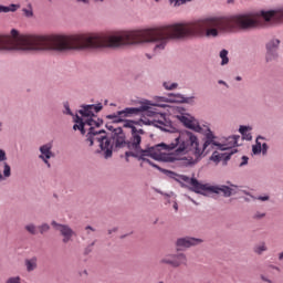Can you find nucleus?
<instances>
[{
	"mask_svg": "<svg viewBox=\"0 0 283 283\" xmlns=\"http://www.w3.org/2000/svg\"><path fill=\"white\" fill-rule=\"evenodd\" d=\"M38 262H39V259H36V256L27 259L24 261V266H25L28 273H32V271H36V268L39 266Z\"/></svg>",
	"mask_w": 283,
	"mask_h": 283,
	"instance_id": "4be33fe9",
	"label": "nucleus"
},
{
	"mask_svg": "<svg viewBox=\"0 0 283 283\" xmlns=\"http://www.w3.org/2000/svg\"><path fill=\"white\" fill-rule=\"evenodd\" d=\"M280 39L272 38L265 43V62L273 63L280 59Z\"/></svg>",
	"mask_w": 283,
	"mask_h": 283,
	"instance_id": "f8f14e48",
	"label": "nucleus"
},
{
	"mask_svg": "<svg viewBox=\"0 0 283 283\" xmlns=\"http://www.w3.org/2000/svg\"><path fill=\"white\" fill-rule=\"evenodd\" d=\"M51 226L55 231H59L60 235H62L63 244H67V242H72L73 235H76V232L72 229V227L63 223H59L56 221H52Z\"/></svg>",
	"mask_w": 283,
	"mask_h": 283,
	"instance_id": "4468645a",
	"label": "nucleus"
},
{
	"mask_svg": "<svg viewBox=\"0 0 283 283\" xmlns=\"http://www.w3.org/2000/svg\"><path fill=\"white\" fill-rule=\"evenodd\" d=\"M103 109V104H87V105H82L81 109L78 111V114L83 118H96V114Z\"/></svg>",
	"mask_w": 283,
	"mask_h": 283,
	"instance_id": "a211bd4d",
	"label": "nucleus"
},
{
	"mask_svg": "<svg viewBox=\"0 0 283 283\" xmlns=\"http://www.w3.org/2000/svg\"><path fill=\"white\" fill-rule=\"evenodd\" d=\"M54 147V144L52 142H49L42 146H40L39 151V159L46 165V167L50 169L52 165L50 164V159L54 158V153L52 151V148Z\"/></svg>",
	"mask_w": 283,
	"mask_h": 283,
	"instance_id": "f3484780",
	"label": "nucleus"
},
{
	"mask_svg": "<svg viewBox=\"0 0 283 283\" xmlns=\"http://www.w3.org/2000/svg\"><path fill=\"white\" fill-rule=\"evenodd\" d=\"M190 201L196 202V201H193V199H190Z\"/></svg>",
	"mask_w": 283,
	"mask_h": 283,
	"instance_id": "e2e57ef3",
	"label": "nucleus"
},
{
	"mask_svg": "<svg viewBox=\"0 0 283 283\" xmlns=\"http://www.w3.org/2000/svg\"><path fill=\"white\" fill-rule=\"evenodd\" d=\"M138 107H126L122 111H119V115L123 116V118H132L133 116H140L143 112H151V107L156 105L157 107H167L165 104H151L150 101L144 99L138 102Z\"/></svg>",
	"mask_w": 283,
	"mask_h": 283,
	"instance_id": "6e6552de",
	"label": "nucleus"
},
{
	"mask_svg": "<svg viewBox=\"0 0 283 283\" xmlns=\"http://www.w3.org/2000/svg\"><path fill=\"white\" fill-rule=\"evenodd\" d=\"M251 126L241 125L239 127V133L241 134L243 140H253V136L251 135Z\"/></svg>",
	"mask_w": 283,
	"mask_h": 283,
	"instance_id": "5701e85b",
	"label": "nucleus"
},
{
	"mask_svg": "<svg viewBox=\"0 0 283 283\" xmlns=\"http://www.w3.org/2000/svg\"><path fill=\"white\" fill-rule=\"evenodd\" d=\"M106 118L108 120H113V123H123L125 120L123 115H120V111L114 114L106 115Z\"/></svg>",
	"mask_w": 283,
	"mask_h": 283,
	"instance_id": "cd10ccee",
	"label": "nucleus"
},
{
	"mask_svg": "<svg viewBox=\"0 0 283 283\" xmlns=\"http://www.w3.org/2000/svg\"><path fill=\"white\" fill-rule=\"evenodd\" d=\"M87 125L90 129H94V127H101L103 125V119L96 117H88L84 120V126Z\"/></svg>",
	"mask_w": 283,
	"mask_h": 283,
	"instance_id": "b1692460",
	"label": "nucleus"
},
{
	"mask_svg": "<svg viewBox=\"0 0 283 283\" xmlns=\"http://www.w3.org/2000/svg\"><path fill=\"white\" fill-rule=\"evenodd\" d=\"M182 146L180 134L174 138L170 144H157L155 146L142 149V158H153V160H166L167 156L163 151H176V154H185L180 150Z\"/></svg>",
	"mask_w": 283,
	"mask_h": 283,
	"instance_id": "20e7f679",
	"label": "nucleus"
},
{
	"mask_svg": "<svg viewBox=\"0 0 283 283\" xmlns=\"http://www.w3.org/2000/svg\"><path fill=\"white\" fill-rule=\"evenodd\" d=\"M203 145L200 146V139L196 134L185 130L180 133L181 136V147L179 151H184V154H192V156H198V158H202L205 156V151L210 147L211 149H219L220 151H227V149H231V147L238 146V140H240V136L233 135L228 138L230 144H220L218 142V136L213 134L211 128L207 127L203 132Z\"/></svg>",
	"mask_w": 283,
	"mask_h": 283,
	"instance_id": "f03ea898",
	"label": "nucleus"
},
{
	"mask_svg": "<svg viewBox=\"0 0 283 283\" xmlns=\"http://www.w3.org/2000/svg\"><path fill=\"white\" fill-rule=\"evenodd\" d=\"M269 251V248L266 247L265 242H260L259 244L254 245L253 252L256 253V255H262V253Z\"/></svg>",
	"mask_w": 283,
	"mask_h": 283,
	"instance_id": "bb28decb",
	"label": "nucleus"
},
{
	"mask_svg": "<svg viewBox=\"0 0 283 283\" xmlns=\"http://www.w3.org/2000/svg\"><path fill=\"white\" fill-rule=\"evenodd\" d=\"M190 201L196 202V201H193V199H190Z\"/></svg>",
	"mask_w": 283,
	"mask_h": 283,
	"instance_id": "0e129e2a",
	"label": "nucleus"
},
{
	"mask_svg": "<svg viewBox=\"0 0 283 283\" xmlns=\"http://www.w3.org/2000/svg\"><path fill=\"white\" fill-rule=\"evenodd\" d=\"M6 160H8L6 150L0 149V182L8 180V178L12 176V168L6 163Z\"/></svg>",
	"mask_w": 283,
	"mask_h": 283,
	"instance_id": "6ab92c4d",
	"label": "nucleus"
},
{
	"mask_svg": "<svg viewBox=\"0 0 283 283\" xmlns=\"http://www.w3.org/2000/svg\"><path fill=\"white\" fill-rule=\"evenodd\" d=\"M85 231H86L87 235H92V233H94V231H96V229H94L92 226H87V227H85Z\"/></svg>",
	"mask_w": 283,
	"mask_h": 283,
	"instance_id": "37998d69",
	"label": "nucleus"
},
{
	"mask_svg": "<svg viewBox=\"0 0 283 283\" xmlns=\"http://www.w3.org/2000/svg\"><path fill=\"white\" fill-rule=\"evenodd\" d=\"M155 1H156V3L160 2V0H155Z\"/></svg>",
	"mask_w": 283,
	"mask_h": 283,
	"instance_id": "680f3d73",
	"label": "nucleus"
},
{
	"mask_svg": "<svg viewBox=\"0 0 283 283\" xmlns=\"http://www.w3.org/2000/svg\"><path fill=\"white\" fill-rule=\"evenodd\" d=\"M268 153H269V144L268 143H263L261 145V154H263V156H266Z\"/></svg>",
	"mask_w": 283,
	"mask_h": 283,
	"instance_id": "ea45409f",
	"label": "nucleus"
},
{
	"mask_svg": "<svg viewBox=\"0 0 283 283\" xmlns=\"http://www.w3.org/2000/svg\"><path fill=\"white\" fill-rule=\"evenodd\" d=\"M163 87L167 90L168 92H171L174 90H178V83L174 82H164Z\"/></svg>",
	"mask_w": 283,
	"mask_h": 283,
	"instance_id": "473e14b6",
	"label": "nucleus"
},
{
	"mask_svg": "<svg viewBox=\"0 0 283 283\" xmlns=\"http://www.w3.org/2000/svg\"><path fill=\"white\" fill-rule=\"evenodd\" d=\"M193 96L186 97L185 95L177 93V94H169V98L167 97H158V103H187L188 105H191L193 103Z\"/></svg>",
	"mask_w": 283,
	"mask_h": 283,
	"instance_id": "aec40b11",
	"label": "nucleus"
},
{
	"mask_svg": "<svg viewBox=\"0 0 283 283\" xmlns=\"http://www.w3.org/2000/svg\"><path fill=\"white\" fill-rule=\"evenodd\" d=\"M106 129H108V132L112 134L116 128H114L112 124H106Z\"/></svg>",
	"mask_w": 283,
	"mask_h": 283,
	"instance_id": "de8ad7c7",
	"label": "nucleus"
},
{
	"mask_svg": "<svg viewBox=\"0 0 283 283\" xmlns=\"http://www.w3.org/2000/svg\"><path fill=\"white\" fill-rule=\"evenodd\" d=\"M86 143H90V147H94V143H97L99 149L96 150V154H102L105 160L112 158V145L109 144V137H107L105 129L95 130V128H88Z\"/></svg>",
	"mask_w": 283,
	"mask_h": 283,
	"instance_id": "39448f33",
	"label": "nucleus"
},
{
	"mask_svg": "<svg viewBox=\"0 0 283 283\" xmlns=\"http://www.w3.org/2000/svg\"><path fill=\"white\" fill-rule=\"evenodd\" d=\"M158 193H160L161 196H164L166 203L167 205H171V202H174V198H176V195L174 192H163V191H158Z\"/></svg>",
	"mask_w": 283,
	"mask_h": 283,
	"instance_id": "7c9ffc66",
	"label": "nucleus"
},
{
	"mask_svg": "<svg viewBox=\"0 0 283 283\" xmlns=\"http://www.w3.org/2000/svg\"><path fill=\"white\" fill-rule=\"evenodd\" d=\"M235 81H238V82L242 81V76H237Z\"/></svg>",
	"mask_w": 283,
	"mask_h": 283,
	"instance_id": "bf43d9fd",
	"label": "nucleus"
},
{
	"mask_svg": "<svg viewBox=\"0 0 283 283\" xmlns=\"http://www.w3.org/2000/svg\"><path fill=\"white\" fill-rule=\"evenodd\" d=\"M218 84L219 85H224V87H227V90H229V84L227 82H224V80H219Z\"/></svg>",
	"mask_w": 283,
	"mask_h": 283,
	"instance_id": "49530a36",
	"label": "nucleus"
},
{
	"mask_svg": "<svg viewBox=\"0 0 283 283\" xmlns=\"http://www.w3.org/2000/svg\"><path fill=\"white\" fill-rule=\"evenodd\" d=\"M143 125H149V122L140 120H126L124 127L130 129V145L129 147L138 148L139 143H143V136H145V130L142 128Z\"/></svg>",
	"mask_w": 283,
	"mask_h": 283,
	"instance_id": "0eeeda50",
	"label": "nucleus"
},
{
	"mask_svg": "<svg viewBox=\"0 0 283 283\" xmlns=\"http://www.w3.org/2000/svg\"><path fill=\"white\" fill-rule=\"evenodd\" d=\"M159 264H166L172 269H180V266H188L189 259L187 258V254L182 252L168 253L159 260Z\"/></svg>",
	"mask_w": 283,
	"mask_h": 283,
	"instance_id": "1a4fd4ad",
	"label": "nucleus"
},
{
	"mask_svg": "<svg viewBox=\"0 0 283 283\" xmlns=\"http://www.w3.org/2000/svg\"><path fill=\"white\" fill-rule=\"evenodd\" d=\"M223 158H224V154H220L218 153V150H216L212 153L210 160H212V163H216V165H218V163H220Z\"/></svg>",
	"mask_w": 283,
	"mask_h": 283,
	"instance_id": "2f4dec72",
	"label": "nucleus"
},
{
	"mask_svg": "<svg viewBox=\"0 0 283 283\" xmlns=\"http://www.w3.org/2000/svg\"><path fill=\"white\" fill-rule=\"evenodd\" d=\"M243 200H244L245 202H251V200H253V199L250 198V197H244Z\"/></svg>",
	"mask_w": 283,
	"mask_h": 283,
	"instance_id": "6e6d98bb",
	"label": "nucleus"
},
{
	"mask_svg": "<svg viewBox=\"0 0 283 283\" xmlns=\"http://www.w3.org/2000/svg\"><path fill=\"white\" fill-rule=\"evenodd\" d=\"M223 160H226V163H227V160H231V154H229V155L223 154Z\"/></svg>",
	"mask_w": 283,
	"mask_h": 283,
	"instance_id": "3c124183",
	"label": "nucleus"
},
{
	"mask_svg": "<svg viewBox=\"0 0 283 283\" xmlns=\"http://www.w3.org/2000/svg\"><path fill=\"white\" fill-rule=\"evenodd\" d=\"M261 280H262V282L273 283V281H271V279H269V277L265 276V275H261Z\"/></svg>",
	"mask_w": 283,
	"mask_h": 283,
	"instance_id": "a18cd8bd",
	"label": "nucleus"
},
{
	"mask_svg": "<svg viewBox=\"0 0 283 283\" xmlns=\"http://www.w3.org/2000/svg\"><path fill=\"white\" fill-rule=\"evenodd\" d=\"M63 107H64L63 114L65 116H74V113H72V109L70 108V102H64Z\"/></svg>",
	"mask_w": 283,
	"mask_h": 283,
	"instance_id": "f704fd0d",
	"label": "nucleus"
},
{
	"mask_svg": "<svg viewBox=\"0 0 283 283\" xmlns=\"http://www.w3.org/2000/svg\"><path fill=\"white\" fill-rule=\"evenodd\" d=\"M187 1L191 0H169V3H171V6H174L175 8H178L179 6H185Z\"/></svg>",
	"mask_w": 283,
	"mask_h": 283,
	"instance_id": "4c0bfd02",
	"label": "nucleus"
},
{
	"mask_svg": "<svg viewBox=\"0 0 283 283\" xmlns=\"http://www.w3.org/2000/svg\"><path fill=\"white\" fill-rule=\"evenodd\" d=\"M265 216H266V213H264V212H255L253 214V219L254 220H262V218H265Z\"/></svg>",
	"mask_w": 283,
	"mask_h": 283,
	"instance_id": "79ce46f5",
	"label": "nucleus"
},
{
	"mask_svg": "<svg viewBox=\"0 0 283 283\" xmlns=\"http://www.w3.org/2000/svg\"><path fill=\"white\" fill-rule=\"evenodd\" d=\"M25 231H28V233H30V235H36V233H39L36 231V224L34 223H28L25 227H24Z\"/></svg>",
	"mask_w": 283,
	"mask_h": 283,
	"instance_id": "72a5a7b5",
	"label": "nucleus"
},
{
	"mask_svg": "<svg viewBox=\"0 0 283 283\" xmlns=\"http://www.w3.org/2000/svg\"><path fill=\"white\" fill-rule=\"evenodd\" d=\"M128 144L129 140H127V136L122 127H117L111 133L109 145L112 156H114V149H123L124 147H127Z\"/></svg>",
	"mask_w": 283,
	"mask_h": 283,
	"instance_id": "9b49d317",
	"label": "nucleus"
},
{
	"mask_svg": "<svg viewBox=\"0 0 283 283\" xmlns=\"http://www.w3.org/2000/svg\"><path fill=\"white\" fill-rule=\"evenodd\" d=\"M202 242H205V240L200 238L182 237L176 240L175 247L177 251H185V249H191V247H198V244H202Z\"/></svg>",
	"mask_w": 283,
	"mask_h": 283,
	"instance_id": "2eb2a0df",
	"label": "nucleus"
},
{
	"mask_svg": "<svg viewBox=\"0 0 283 283\" xmlns=\"http://www.w3.org/2000/svg\"><path fill=\"white\" fill-rule=\"evenodd\" d=\"M154 127L161 129V132H168L169 134H176L180 132L178 125L171 122L165 114H161L158 119L153 122Z\"/></svg>",
	"mask_w": 283,
	"mask_h": 283,
	"instance_id": "ddd939ff",
	"label": "nucleus"
},
{
	"mask_svg": "<svg viewBox=\"0 0 283 283\" xmlns=\"http://www.w3.org/2000/svg\"><path fill=\"white\" fill-rule=\"evenodd\" d=\"M6 283H21V276H11L6 281Z\"/></svg>",
	"mask_w": 283,
	"mask_h": 283,
	"instance_id": "58836bf2",
	"label": "nucleus"
},
{
	"mask_svg": "<svg viewBox=\"0 0 283 283\" xmlns=\"http://www.w3.org/2000/svg\"><path fill=\"white\" fill-rule=\"evenodd\" d=\"M39 232L41 233V235L48 233V231H50V226L48 223H42L38 227Z\"/></svg>",
	"mask_w": 283,
	"mask_h": 283,
	"instance_id": "e433bc0d",
	"label": "nucleus"
},
{
	"mask_svg": "<svg viewBox=\"0 0 283 283\" xmlns=\"http://www.w3.org/2000/svg\"><path fill=\"white\" fill-rule=\"evenodd\" d=\"M172 202H174V209L175 211H178V202L176 201V198H172Z\"/></svg>",
	"mask_w": 283,
	"mask_h": 283,
	"instance_id": "09e8293b",
	"label": "nucleus"
},
{
	"mask_svg": "<svg viewBox=\"0 0 283 283\" xmlns=\"http://www.w3.org/2000/svg\"><path fill=\"white\" fill-rule=\"evenodd\" d=\"M250 198L252 200H260L261 202H268V200H271V197L269 195L259 196V197L250 196Z\"/></svg>",
	"mask_w": 283,
	"mask_h": 283,
	"instance_id": "c9c22d12",
	"label": "nucleus"
},
{
	"mask_svg": "<svg viewBox=\"0 0 283 283\" xmlns=\"http://www.w3.org/2000/svg\"><path fill=\"white\" fill-rule=\"evenodd\" d=\"M96 244V241H93L86 249H85V254L92 253V247Z\"/></svg>",
	"mask_w": 283,
	"mask_h": 283,
	"instance_id": "c03bdc74",
	"label": "nucleus"
},
{
	"mask_svg": "<svg viewBox=\"0 0 283 283\" xmlns=\"http://www.w3.org/2000/svg\"><path fill=\"white\" fill-rule=\"evenodd\" d=\"M77 2H78V3H85V4H87V3H90V0H77Z\"/></svg>",
	"mask_w": 283,
	"mask_h": 283,
	"instance_id": "864d4df0",
	"label": "nucleus"
},
{
	"mask_svg": "<svg viewBox=\"0 0 283 283\" xmlns=\"http://www.w3.org/2000/svg\"><path fill=\"white\" fill-rule=\"evenodd\" d=\"M129 145H132V139H129L128 144H126V147L130 150V151L125 153L126 163H129V158H137V160H143V163H147L148 165H150V167H154V169H158V171H161V174H165V176H167L168 178H171L169 176V174H175L171 170H167L165 168H161L160 166L156 165L150 159L144 158L143 153H142L143 148H140V143L138 144L137 148L130 147Z\"/></svg>",
	"mask_w": 283,
	"mask_h": 283,
	"instance_id": "423d86ee",
	"label": "nucleus"
},
{
	"mask_svg": "<svg viewBox=\"0 0 283 283\" xmlns=\"http://www.w3.org/2000/svg\"><path fill=\"white\" fill-rule=\"evenodd\" d=\"M179 123H182L187 127V129H191L197 134H202V126L196 120V118L191 117L189 114H180L176 116Z\"/></svg>",
	"mask_w": 283,
	"mask_h": 283,
	"instance_id": "dca6fc26",
	"label": "nucleus"
},
{
	"mask_svg": "<svg viewBox=\"0 0 283 283\" xmlns=\"http://www.w3.org/2000/svg\"><path fill=\"white\" fill-rule=\"evenodd\" d=\"M3 129V123L0 122V132Z\"/></svg>",
	"mask_w": 283,
	"mask_h": 283,
	"instance_id": "052dcab7",
	"label": "nucleus"
},
{
	"mask_svg": "<svg viewBox=\"0 0 283 283\" xmlns=\"http://www.w3.org/2000/svg\"><path fill=\"white\" fill-rule=\"evenodd\" d=\"M21 8V4H10L8 7L0 4V14L3 12L4 14H8V12H17Z\"/></svg>",
	"mask_w": 283,
	"mask_h": 283,
	"instance_id": "a878e982",
	"label": "nucleus"
},
{
	"mask_svg": "<svg viewBox=\"0 0 283 283\" xmlns=\"http://www.w3.org/2000/svg\"><path fill=\"white\" fill-rule=\"evenodd\" d=\"M182 154H178L175 151V154L166 155L165 163H176L178 167H195V165H198L200 160H202V157H198V155H193L195 157L188 156V157H180Z\"/></svg>",
	"mask_w": 283,
	"mask_h": 283,
	"instance_id": "9d476101",
	"label": "nucleus"
},
{
	"mask_svg": "<svg viewBox=\"0 0 283 283\" xmlns=\"http://www.w3.org/2000/svg\"><path fill=\"white\" fill-rule=\"evenodd\" d=\"M118 231V228H113L108 230V235H112L113 233H116Z\"/></svg>",
	"mask_w": 283,
	"mask_h": 283,
	"instance_id": "8fccbe9b",
	"label": "nucleus"
},
{
	"mask_svg": "<svg viewBox=\"0 0 283 283\" xmlns=\"http://www.w3.org/2000/svg\"><path fill=\"white\" fill-rule=\"evenodd\" d=\"M242 192L244 193V196H249L250 198H251V196H253V195H251V192H249L247 190H243Z\"/></svg>",
	"mask_w": 283,
	"mask_h": 283,
	"instance_id": "5fc2aeb1",
	"label": "nucleus"
},
{
	"mask_svg": "<svg viewBox=\"0 0 283 283\" xmlns=\"http://www.w3.org/2000/svg\"><path fill=\"white\" fill-rule=\"evenodd\" d=\"M219 56L221 59V63L220 65L224 66V65H229V51L226 49H222L219 53Z\"/></svg>",
	"mask_w": 283,
	"mask_h": 283,
	"instance_id": "c85d7f7f",
	"label": "nucleus"
},
{
	"mask_svg": "<svg viewBox=\"0 0 283 283\" xmlns=\"http://www.w3.org/2000/svg\"><path fill=\"white\" fill-rule=\"evenodd\" d=\"M80 275H87V270H84Z\"/></svg>",
	"mask_w": 283,
	"mask_h": 283,
	"instance_id": "4d7b16f0",
	"label": "nucleus"
},
{
	"mask_svg": "<svg viewBox=\"0 0 283 283\" xmlns=\"http://www.w3.org/2000/svg\"><path fill=\"white\" fill-rule=\"evenodd\" d=\"M22 12L27 19H32V17H34V9L32 8V3H28L27 8L22 9Z\"/></svg>",
	"mask_w": 283,
	"mask_h": 283,
	"instance_id": "c756f323",
	"label": "nucleus"
},
{
	"mask_svg": "<svg viewBox=\"0 0 283 283\" xmlns=\"http://www.w3.org/2000/svg\"><path fill=\"white\" fill-rule=\"evenodd\" d=\"M95 3H103L105 0H94Z\"/></svg>",
	"mask_w": 283,
	"mask_h": 283,
	"instance_id": "13d9d810",
	"label": "nucleus"
},
{
	"mask_svg": "<svg viewBox=\"0 0 283 283\" xmlns=\"http://www.w3.org/2000/svg\"><path fill=\"white\" fill-rule=\"evenodd\" d=\"M283 23V8L277 10H260L254 13L253 18L241 14L232 19H223V32L239 30H268L273 25Z\"/></svg>",
	"mask_w": 283,
	"mask_h": 283,
	"instance_id": "f257e3e1",
	"label": "nucleus"
},
{
	"mask_svg": "<svg viewBox=\"0 0 283 283\" xmlns=\"http://www.w3.org/2000/svg\"><path fill=\"white\" fill-rule=\"evenodd\" d=\"M260 140H264V137L259 135L255 139V145L252 146V154H254V156L262 154V143H260Z\"/></svg>",
	"mask_w": 283,
	"mask_h": 283,
	"instance_id": "393cba45",
	"label": "nucleus"
},
{
	"mask_svg": "<svg viewBox=\"0 0 283 283\" xmlns=\"http://www.w3.org/2000/svg\"><path fill=\"white\" fill-rule=\"evenodd\" d=\"M74 125H73V129L74 132H76L78 129V132H81L82 136H85V134H87V132L85 130V122L83 120V117L76 115L74 118Z\"/></svg>",
	"mask_w": 283,
	"mask_h": 283,
	"instance_id": "412c9836",
	"label": "nucleus"
},
{
	"mask_svg": "<svg viewBox=\"0 0 283 283\" xmlns=\"http://www.w3.org/2000/svg\"><path fill=\"white\" fill-rule=\"evenodd\" d=\"M249 165V157L242 156L241 157V163L239 164V167H247Z\"/></svg>",
	"mask_w": 283,
	"mask_h": 283,
	"instance_id": "a19ab883",
	"label": "nucleus"
},
{
	"mask_svg": "<svg viewBox=\"0 0 283 283\" xmlns=\"http://www.w3.org/2000/svg\"><path fill=\"white\" fill-rule=\"evenodd\" d=\"M172 180L180 185H190L191 191L200 193L201 196H209V193H216L217 196H223V198H231L238 193V186L231 181H227V185L211 186L210 184H202L196 178L188 177L187 175H178L176 172H168Z\"/></svg>",
	"mask_w": 283,
	"mask_h": 283,
	"instance_id": "7ed1b4c3",
	"label": "nucleus"
},
{
	"mask_svg": "<svg viewBox=\"0 0 283 283\" xmlns=\"http://www.w3.org/2000/svg\"><path fill=\"white\" fill-rule=\"evenodd\" d=\"M277 258L279 262H283V251L279 253Z\"/></svg>",
	"mask_w": 283,
	"mask_h": 283,
	"instance_id": "603ef678",
	"label": "nucleus"
}]
</instances>
